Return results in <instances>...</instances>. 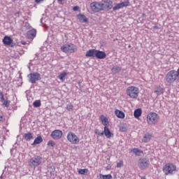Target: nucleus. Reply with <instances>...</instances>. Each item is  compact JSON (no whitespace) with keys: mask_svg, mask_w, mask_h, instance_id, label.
<instances>
[{"mask_svg":"<svg viewBox=\"0 0 179 179\" xmlns=\"http://www.w3.org/2000/svg\"><path fill=\"white\" fill-rule=\"evenodd\" d=\"M162 171L165 176H173L177 171V166L173 163H167L163 166Z\"/></svg>","mask_w":179,"mask_h":179,"instance_id":"nucleus-1","label":"nucleus"},{"mask_svg":"<svg viewBox=\"0 0 179 179\" xmlns=\"http://www.w3.org/2000/svg\"><path fill=\"white\" fill-rule=\"evenodd\" d=\"M159 115L156 113H150L147 115V124L148 125H156L159 122Z\"/></svg>","mask_w":179,"mask_h":179,"instance_id":"nucleus-2","label":"nucleus"},{"mask_svg":"<svg viewBox=\"0 0 179 179\" xmlns=\"http://www.w3.org/2000/svg\"><path fill=\"white\" fill-rule=\"evenodd\" d=\"M90 8L92 12L97 13V12H101V10H104V3L103 2L94 1L90 3Z\"/></svg>","mask_w":179,"mask_h":179,"instance_id":"nucleus-3","label":"nucleus"},{"mask_svg":"<svg viewBox=\"0 0 179 179\" xmlns=\"http://www.w3.org/2000/svg\"><path fill=\"white\" fill-rule=\"evenodd\" d=\"M178 79V73L175 70L169 71L166 75V82L168 83H173Z\"/></svg>","mask_w":179,"mask_h":179,"instance_id":"nucleus-4","label":"nucleus"},{"mask_svg":"<svg viewBox=\"0 0 179 179\" xmlns=\"http://www.w3.org/2000/svg\"><path fill=\"white\" fill-rule=\"evenodd\" d=\"M41 160H42L41 157L36 156L29 160V162H28V164L29 166H30V167H33L34 169H36V167H38V166L41 164Z\"/></svg>","mask_w":179,"mask_h":179,"instance_id":"nucleus-5","label":"nucleus"},{"mask_svg":"<svg viewBox=\"0 0 179 179\" xmlns=\"http://www.w3.org/2000/svg\"><path fill=\"white\" fill-rule=\"evenodd\" d=\"M67 141L72 145H78L79 143V137L75 133L70 131L67 134Z\"/></svg>","mask_w":179,"mask_h":179,"instance_id":"nucleus-6","label":"nucleus"},{"mask_svg":"<svg viewBox=\"0 0 179 179\" xmlns=\"http://www.w3.org/2000/svg\"><path fill=\"white\" fill-rule=\"evenodd\" d=\"M150 165V162H149V159H147L145 158H141L138 160V166L141 170H145V169H148Z\"/></svg>","mask_w":179,"mask_h":179,"instance_id":"nucleus-7","label":"nucleus"},{"mask_svg":"<svg viewBox=\"0 0 179 179\" xmlns=\"http://www.w3.org/2000/svg\"><path fill=\"white\" fill-rule=\"evenodd\" d=\"M28 78L31 83H36L37 80L41 79V75L38 73H31L28 75Z\"/></svg>","mask_w":179,"mask_h":179,"instance_id":"nucleus-8","label":"nucleus"},{"mask_svg":"<svg viewBox=\"0 0 179 179\" xmlns=\"http://www.w3.org/2000/svg\"><path fill=\"white\" fill-rule=\"evenodd\" d=\"M62 131L59 129H56L53 131H52L50 136H52V139H55L56 141H58V139H61L62 138Z\"/></svg>","mask_w":179,"mask_h":179,"instance_id":"nucleus-9","label":"nucleus"},{"mask_svg":"<svg viewBox=\"0 0 179 179\" xmlns=\"http://www.w3.org/2000/svg\"><path fill=\"white\" fill-rule=\"evenodd\" d=\"M129 1H123L122 3H119L116 4V6L113 8V10H118V9H122V8L129 6Z\"/></svg>","mask_w":179,"mask_h":179,"instance_id":"nucleus-10","label":"nucleus"},{"mask_svg":"<svg viewBox=\"0 0 179 179\" xmlns=\"http://www.w3.org/2000/svg\"><path fill=\"white\" fill-rule=\"evenodd\" d=\"M106 57L107 54H106V52L98 50H96L95 57L97 58V59H104Z\"/></svg>","mask_w":179,"mask_h":179,"instance_id":"nucleus-11","label":"nucleus"},{"mask_svg":"<svg viewBox=\"0 0 179 179\" xmlns=\"http://www.w3.org/2000/svg\"><path fill=\"white\" fill-rule=\"evenodd\" d=\"M103 134L105 135L106 138L108 139H110V138H114V134L110 131L108 127H104L103 128Z\"/></svg>","mask_w":179,"mask_h":179,"instance_id":"nucleus-12","label":"nucleus"},{"mask_svg":"<svg viewBox=\"0 0 179 179\" xmlns=\"http://www.w3.org/2000/svg\"><path fill=\"white\" fill-rule=\"evenodd\" d=\"M37 34V31L36 29H31L27 32V37L28 40H33Z\"/></svg>","mask_w":179,"mask_h":179,"instance_id":"nucleus-13","label":"nucleus"},{"mask_svg":"<svg viewBox=\"0 0 179 179\" xmlns=\"http://www.w3.org/2000/svg\"><path fill=\"white\" fill-rule=\"evenodd\" d=\"M101 2L103 3V10L104 9H111L113 8V2L110 0H103Z\"/></svg>","mask_w":179,"mask_h":179,"instance_id":"nucleus-14","label":"nucleus"},{"mask_svg":"<svg viewBox=\"0 0 179 179\" xmlns=\"http://www.w3.org/2000/svg\"><path fill=\"white\" fill-rule=\"evenodd\" d=\"M127 94L131 99H136V97H138V94H139V92H138V90H128Z\"/></svg>","mask_w":179,"mask_h":179,"instance_id":"nucleus-15","label":"nucleus"},{"mask_svg":"<svg viewBox=\"0 0 179 179\" xmlns=\"http://www.w3.org/2000/svg\"><path fill=\"white\" fill-rule=\"evenodd\" d=\"M3 43L5 45H10L13 43V39L10 36H5L3 39Z\"/></svg>","mask_w":179,"mask_h":179,"instance_id":"nucleus-16","label":"nucleus"},{"mask_svg":"<svg viewBox=\"0 0 179 179\" xmlns=\"http://www.w3.org/2000/svg\"><path fill=\"white\" fill-rule=\"evenodd\" d=\"M115 115H116V117L120 120H124V118H125V113L118 109L115 110Z\"/></svg>","mask_w":179,"mask_h":179,"instance_id":"nucleus-17","label":"nucleus"},{"mask_svg":"<svg viewBox=\"0 0 179 179\" xmlns=\"http://www.w3.org/2000/svg\"><path fill=\"white\" fill-rule=\"evenodd\" d=\"M77 17L80 20V23H87V22H89V20L86 17L85 15L80 13L77 15Z\"/></svg>","mask_w":179,"mask_h":179,"instance_id":"nucleus-18","label":"nucleus"},{"mask_svg":"<svg viewBox=\"0 0 179 179\" xmlns=\"http://www.w3.org/2000/svg\"><path fill=\"white\" fill-rule=\"evenodd\" d=\"M99 120L104 127H107L108 125V118L104 115H101L99 117Z\"/></svg>","mask_w":179,"mask_h":179,"instance_id":"nucleus-19","label":"nucleus"},{"mask_svg":"<svg viewBox=\"0 0 179 179\" xmlns=\"http://www.w3.org/2000/svg\"><path fill=\"white\" fill-rule=\"evenodd\" d=\"M96 49H90L86 52L85 57H92L94 58L96 57Z\"/></svg>","mask_w":179,"mask_h":179,"instance_id":"nucleus-20","label":"nucleus"},{"mask_svg":"<svg viewBox=\"0 0 179 179\" xmlns=\"http://www.w3.org/2000/svg\"><path fill=\"white\" fill-rule=\"evenodd\" d=\"M152 139V134L149 133H146L142 139V142L144 143H148V142H150V140Z\"/></svg>","mask_w":179,"mask_h":179,"instance_id":"nucleus-21","label":"nucleus"},{"mask_svg":"<svg viewBox=\"0 0 179 179\" xmlns=\"http://www.w3.org/2000/svg\"><path fill=\"white\" fill-rule=\"evenodd\" d=\"M142 115V109L141 108H137L134 112V118H136V120L139 119V117H141Z\"/></svg>","mask_w":179,"mask_h":179,"instance_id":"nucleus-22","label":"nucleus"},{"mask_svg":"<svg viewBox=\"0 0 179 179\" xmlns=\"http://www.w3.org/2000/svg\"><path fill=\"white\" fill-rule=\"evenodd\" d=\"M78 51V47L74 44L69 45V53L72 54Z\"/></svg>","mask_w":179,"mask_h":179,"instance_id":"nucleus-23","label":"nucleus"},{"mask_svg":"<svg viewBox=\"0 0 179 179\" xmlns=\"http://www.w3.org/2000/svg\"><path fill=\"white\" fill-rule=\"evenodd\" d=\"M122 68L118 66H114L111 69V72L113 73V75H117V73H120V71H122Z\"/></svg>","mask_w":179,"mask_h":179,"instance_id":"nucleus-24","label":"nucleus"},{"mask_svg":"<svg viewBox=\"0 0 179 179\" xmlns=\"http://www.w3.org/2000/svg\"><path fill=\"white\" fill-rule=\"evenodd\" d=\"M43 142V137L41 136H38L34 141L32 143V146H34L36 145H39V143H41Z\"/></svg>","mask_w":179,"mask_h":179,"instance_id":"nucleus-25","label":"nucleus"},{"mask_svg":"<svg viewBox=\"0 0 179 179\" xmlns=\"http://www.w3.org/2000/svg\"><path fill=\"white\" fill-rule=\"evenodd\" d=\"M0 97L1 100V103H3V106L6 107H8L9 106V101L6 100L5 98L3 97V94L2 92H0Z\"/></svg>","mask_w":179,"mask_h":179,"instance_id":"nucleus-26","label":"nucleus"},{"mask_svg":"<svg viewBox=\"0 0 179 179\" xmlns=\"http://www.w3.org/2000/svg\"><path fill=\"white\" fill-rule=\"evenodd\" d=\"M131 152L136 155V156H139L140 155H142L143 153L141 150L138 148H134L131 150Z\"/></svg>","mask_w":179,"mask_h":179,"instance_id":"nucleus-27","label":"nucleus"},{"mask_svg":"<svg viewBox=\"0 0 179 179\" xmlns=\"http://www.w3.org/2000/svg\"><path fill=\"white\" fill-rule=\"evenodd\" d=\"M60 50L63 51V52H69V45H65L60 48Z\"/></svg>","mask_w":179,"mask_h":179,"instance_id":"nucleus-28","label":"nucleus"},{"mask_svg":"<svg viewBox=\"0 0 179 179\" xmlns=\"http://www.w3.org/2000/svg\"><path fill=\"white\" fill-rule=\"evenodd\" d=\"M24 139H26V141H30V140L33 139V134H31L30 132L25 134Z\"/></svg>","mask_w":179,"mask_h":179,"instance_id":"nucleus-29","label":"nucleus"},{"mask_svg":"<svg viewBox=\"0 0 179 179\" xmlns=\"http://www.w3.org/2000/svg\"><path fill=\"white\" fill-rule=\"evenodd\" d=\"M99 176H100V178H102V179H111V178H113V176H111L110 174H108V175H101V174H100Z\"/></svg>","mask_w":179,"mask_h":179,"instance_id":"nucleus-30","label":"nucleus"},{"mask_svg":"<svg viewBox=\"0 0 179 179\" xmlns=\"http://www.w3.org/2000/svg\"><path fill=\"white\" fill-rule=\"evenodd\" d=\"M66 76V73H65V71H63L62 73H61L59 76V79H60V80H65V77Z\"/></svg>","mask_w":179,"mask_h":179,"instance_id":"nucleus-31","label":"nucleus"},{"mask_svg":"<svg viewBox=\"0 0 179 179\" xmlns=\"http://www.w3.org/2000/svg\"><path fill=\"white\" fill-rule=\"evenodd\" d=\"M33 106L34 107H40L41 106V101L40 100H36L34 103H33Z\"/></svg>","mask_w":179,"mask_h":179,"instance_id":"nucleus-32","label":"nucleus"},{"mask_svg":"<svg viewBox=\"0 0 179 179\" xmlns=\"http://www.w3.org/2000/svg\"><path fill=\"white\" fill-rule=\"evenodd\" d=\"M87 171H89V170H87V169H79L78 173L80 174L81 176H84V174H86V173H87Z\"/></svg>","mask_w":179,"mask_h":179,"instance_id":"nucleus-33","label":"nucleus"},{"mask_svg":"<svg viewBox=\"0 0 179 179\" xmlns=\"http://www.w3.org/2000/svg\"><path fill=\"white\" fill-rule=\"evenodd\" d=\"M117 169H121V167H124V161L120 160L117 163Z\"/></svg>","mask_w":179,"mask_h":179,"instance_id":"nucleus-34","label":"nucleus"},{"mask_svg":"<svg viewBox=\"0 0 179 179\" xmlns=\"http://www.w3.org/2000/svg\"><path fill=\"white\" fill-rule=\"evenodd\" d=\"M48 146H51L52 148H54V146H55V141H54L52 140H50L48 142Z\"/></svg>","mask_w":179,"mask_h":179,"instance_id":"nucleus-35","label":"nucleus"},{"mask_svg":"<svg viewBox=\"0 0 179 179\" xmlns=\"http://www.w3.org/2000/svg\"><path fill=\"white\" fill-rule=\"evenodd\" d=\"M66 109H67L69 111H71V110H73V106H72V104L68 105V106H66Z\"/></svg>","mask_w":179,"mask_h":179,"instance_id":"nucleus-36","label":"nucleus"},{"mask_svg":"<svg viewBox=\"0 0 179 179\" xmlns=\"http://www.w3.org/2000/svg\"><path fill=\"white\" fill-rule=\"evenodd\" d=\"M14 15L15 16V17H20V15H22V12L18 11V12L15 13L14 14Z\"/></svg>","mask_w":179,"mask_h":179,"instance_id":"nucleus-37","label":"nucleus"},{"mask_svg":"<svg viewBox=\"0 0 179 179\" xmlns=\"http://www.w3.org/2000/svg\"><path fill=\"white\" fill-rule=\"evenodd\" d=\"M95 134H96V135H99L100 136L104 135V133H103V132H100V131H99V130H95Z\"/></svg>","mask_w":179,"mask_h":179,"instance_id":"nucleus-38","label":"nucleus"},{"mask_svg":"<svg viewBox=\"0 0 179 179\" xmlns=\"http://www.w3.org/2000/svg\"><path fill=\"white\" fill-rule=\"evenodd\" d=\"M127 90H138V88H136L135 87H129L127 88Z\"/></svg>","mask_w":179,"mask_h":179,"instance_id":"nucleus-39","label":"nucleus"},{"mask_svg":"<svg viewBox=\"0 0 179 179\" xmlns=\"http://www.w3.org/2000/svg\"><path fill=\"white\" fill-rule=\"evenodd\" d=\"M120 131H121V132H126V131H127V127H120Z\"/></svg>","mask_w":179,"mask_h":179,"instance_id":"nucleus-40","label":"nucleus"},{"mask_svg":"<svg viewBox=\"0 0 179 179\" xmlns=\"http://www.w3.org/2000/svg\"><path fill=\"white\" fill-rule=\"evenodd\" d=\"M73 10H74V12H76V10H79V6H74L73 8Z\"/></svg>","mask_w":179,"mask_h":179,"instance_id":"nucleus-41","label":"nucleus"},{"mask_svg":"<svg viewBox=\"0 0 179 179\" xmlns=\"http://www.w3.org/2000/svg\"><path fill=\"white\" fill-rule=\"evenodd\" d=\"M44 0H35L36 3H41Z\"/></svg>","mask_w":179,"mask_h":179,"instance_id":"nucleus-42","label":"nucleus"},{"mask_svg":"<svg viewBox=\"0 0 179 179\" xmlns=\"http://www.w3.org/2000/svg\"><path fill=\"white\" fill-rule=\"evenodd\" d=\"M5 120V118H3V116H1L0 115V122H2Z\"/></svg>","mask_w":179,"mask_h":179,"instance_id":"nucleus-43","label":"nucleus"},{"mask_svg":"<svg viewBox=\"0 0 179 179\" xmlns=\"http://www.w3.org/2000/svg\"><path fill=\"white\" fill-rule=\"evenodd\" d=\"M21 44H22V45H26V41H22Z\"/></svg>","mask_w":179,"mask_h":179,"instance_id":"nucleus-44","label":"nucleus"},{"mask_svg":"<svg viewBox=\"0 0 179 179\" xmlns=\"http://www.w3.org/2000/svg\"><path fill=\"white\" fill-rule=\"evenodd\" d=\"M59 2H62L64 0H57Z\"/></svg>","mask_w":179,"mask_h":179,"instance_id":"nucleus-45","label":"nucleus"}]
</instances>
